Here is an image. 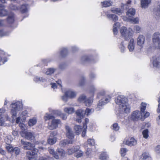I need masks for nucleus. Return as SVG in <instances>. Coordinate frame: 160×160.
Returning a JSON list of instances; mask_svg holds the SVG:
<instances>
[{
    "instance_id": "f257e3e1",
    "label": "nucleus",
    "mask_w": 160,
    "mask_h": 160,
    "mask_svg": "<svg viewBox=\"0 0 160 160\" xmlns=\"http://www.w3.org/2000/svg\"><path fill=\"white\" fill-rule=\"evenodd\" d=\"M128 99L123 96H119L115 99L116 103L119 106V108L121 111L125 113L130 112V108L129 105L127 103Z\"/></svg>"
},
{
    "instance_id": "f03ea898",
    "label": "nucleus",
    "mask_w": 160,
    "mask_h": 160,
    "mask_svg": "<svg viewBox=\"0 0 160 160\" xmlns=\"http://www.w3.org/2000/svg\"><path fill=\"white\" fill-rule=\"evenodd\" d=\"M11 107L12 108L11 113L13 119L16 116L18 112L22 109V105L21 102H17L15 103H12L11 104Z\"/></svg>"
},
{
    "instance_id": "7ed1b4c3",
    "label": "nucleus",
    "mask_w": 160,
    "mask_h": 160,
    "mask_svg": "<svg viewBox=\"0 0 160 160\" xmlns=\"http://www.w3.org/2000/svg\"><path fill=\"white\" fill-rule=\"evenodd\" d=\"M120 33L121 36L124 39L127 40L129 38L132 34L133 31L132 28H129L127 30L125 27H122L120 29Z\"/></svg>"
},
{
    "instance_id": "20e7f679",
    "label": "nucleus",
    "mask_w": 160,
    "mask_h": 160,
    "mask_svg": "<svg viewBox=\"0 0 160 160\" xmlns=\"http://www.w3.org/2000/svg\"><path fill=\"white\" fill-rule=\"evenodd\" d=\"M110 99L111 97L109 95H106L104 96L102 99L99 101L96 108L97 110H99L102 109L103 106L109 102Z\"/></svg>"
},
{
    "instance_id": "39448f33",
    "label": "nucleus",
    "mask_w": 160,
    "mask_h": 160,
    "mask_svg": "<svg viewBox=\"0 0 160 160\" xmlns=\"http://www.w3.org/2000/svg\"><path fill=\"white\" fill-rule=\"evenodd\" d=\"M152 40L153 45L155 47L160 49V33L158 32L154 33Z\"/></svg>"
},
{
    "instance_id": "423d86ee",
    "label": "nucleus",
    "mask_w": 160,
    "mask_h": 160,
    "mask_svg": "<svg viewBox=\"0 0 160 160\" xmlns=\"http://www.w3.org/2000/svg\"><path fill=\"white\" fill-rule=\"evenodd\" d=\"M21 135L28 140H32L35 138L34 133L27 131H22L21 132Z\"/></svg>"
},
{
    "instance_id": "0eeeda50",
    "label": "nucleus",
    "mask_w": 160,
    "mask_h": 160,
    "mask_svg": "<svg viewBox=\"0 0 160 160\" xmlns=\"http://www.w3.org/2000/svg\"><path fill=\"white\" fill-rule=\"evenodd\" d=\"M30 150L27 152V155L28 160H33V159L37 157V153L38 152V150L34 148L33 150Z\"/></svg>"
},
{
    "instance_id": "6e6552de",
    "label": "nucleus",
    "mask_w": 160,
    "mask_h": 160,
    "mask_svg": "<svg viewBox=\"0 0 160 160\" xmlns=\"http://www.w3.org/2000/svg\"><path fill=\"white\" fill-rule=\"evenodd\" d=\"M21 143L23 145V148L24 150H32L34 149V145L29 142H26L23 140H21Z\"/></svg>"
},
{
    "instance_id": "1a4fd4ad",
    "label": "nucleus",
    "mask_w": 160,
    "mask_h": 160,
    "mask_svg": "<svg viewBox=\"0 0 160 160\" xmlns=\"http://www.w3.org/2000/svg\"><path fill=\"white\" fill-rule=\"evenodd\" d=\"M61 124V122L59 119H53L51 123L48 126V128L50 130H53L56 128L59 124Z\"/></svg>"
},
{
    "instance_id": "9d476101",
    "label": "nucleus",
    "mask_w": 160,
    "mask_h": 160,
    "mask_svg": "<svg viewBox=\"0 0 160 160\" xmlns=\"http://www.w3.org/2000/svg\"><path fill=\"white\" fill-rule=\"evenodd\" d=\"M152 64L154 67L160 68V56L152 57Z\"/></svg>"
},
{
    "instance_id": "9b49d317",
    "label": "nucleus",
    "mask_w": 160,
    "mask_h": 160,
    "mask_svg": "<svg viewBox=\"0 0 160 160\" xmlns=\"http://www.w3.org/2000/svg\"><path fill=\"white\" fill-rule=\"evenodd\" d=\"M77 115V118H76V121L78 123L81 122V119L83 118L84 116L83 115V110L82 109H79L77 110L76 112Z\"/></svg>"
},
{
    "instance_id": "f8f14e48",
    "label": "nucleus",
    "mask_w": 160,
    "mask_h": 160,
    "mask_svg": "<svg viewBox=\"0 0 160 160\" xmlns=\"http://www.w3.org/2000/svg\"><path fill=\"white\" fill-rule=\"evenodd\" d=\"M65 128L66 131V136L69 139H70L71 140H73L72 139L74 138V135L71 128L68 126H66Z\"/></svg>"
},
{
    "instance_id": "ddd939ff",
    "label": "nucleus",
    "mask_w": 160,
    "mask_h": 160,
    "mask_svg": "<svg viewBox=\"0 0 160 160\" xmlns=\"http://www.w3.org/2000/svg\"><path fill=\"white\" fill-rule=\"evenodd\" d=\"M145 41V38L142 35H140L137 38V44L138 45L142 47Z\"/></svg>"
},
{
    "instance_id": "4468645a",
    "label": "nucleus",
    "mask_w": 160,
    "mask_h": 160,
    "mask_svg": "<svg viewBox=\"0 0 160 160\" xmlns=\"http://www.w3.org/2000/svg\"><path fill=\"white\" fill-rule=\"evenodd\" d=\"M131 118L134 120L137 119H141V113L139 111H135L133 112L131 115Z\"/></svg>"
},
{
    "instance_id": "2eb2a0df",
    "label": "nucleus",
    "mask_w": 160,
    "mask_h": 160,
    "mask_svg": "<svg viewBox=\"0 0 160 160\" xmlns=\"http://www.w3.org/2000/svg\"><path fill=\"white\" fill-rule=\"evenodd\" d=\"M151 2V0H141L140 2L141 7L144 9L147 8Z\"/></svg>"
},
{
    "instance_id": "dca6fc26",
    "label": "nucleus",
    "mask_w": 160,
    "mask_h": 160,
    "mask_svg": "<svg viewBox=\"0 0 160 160\" xmlns=\"http://www.w3.org/2000/svg\"><path fill=\"white\" fill-rule=\"evenodd\" d=\"M65 94L68 95L69 98H74L76 95V93L71 89H68L65 92Z\"/></svg>"
},
{
    "instance_id": "f3484780",
    "label": "nucleus",
    "mask_w": 160,
    "mask_h": 160,
    "mask_svg": "<svg viewBox=\"0 0 160 160\" xmlns=\"http://www.w3.org/2000/svg\"><path fill=\"white\" fill-rule=\"evenodd\" d=\"M8 119V117L7 115L0 114V126L3 125L5 122Z\"/></svg>"
},
{
    "instance_id": "a211bd4d",
    "label": "nucleus",
    "mask_w": 160,
    "mask_h": 160,
    "mask_svg": "<svg viewBox=\"0 0 160 160\" xmlns=\"http://www.w3.org/2000/svg\"><path fill=\"white\" fill-rule=\"evenodd\" d=\"M124 142L125 144L131 146L136 145L137 143V141L132 138L129 140H126Z\"/></svg>"
},
{
    "instance_id": "6ab92c4d",
    "label": "nucleus",
    "mask_w": 160,
    "mask_h": 160,
    "mask_svg": "<svg viewBox=\"0 0 160 160\" xmlns=\"http://www.w3.org/2000/svg\"><path fill=\"white\" fill-rule=\"evenodd\" d=\"M73 140H70L67 139H64L60 141L59 145L61 147H64L68 144H72L73 143Z\"/></svg>"
},
{
    "instance_id": "aec40b11",
    "label": "nucleus",
    "mask_w": 160,
    "mask_h": 160,
    "mask_svg": "<svg viewBox=\"0 0 160 160\" xmlns=\"http://www.w3.org/2000/svg\"><path fill=\"white\" fill-rule=\"evenodd\" d=\"M4 5L0 4V16L3 17L7 14V11L4 9Z\"/></svg>"
},
{
    "instance_id": "412c9836",
    "label": "nucleus",
    "mask_w": 160,
    "mask_h": 160,
    "mask_svg": "<svg viewBox=\"0 0 160 160\" xmlns=\"http://www.w3.org/2000/svg\"><path fill=\"white\" fill-rule=\"evenodd\" d=\"M135 43L133 39H131L129 43L128 48L130 52L132 51L134 48Z\"/></svg>"
},
{
    "instance_id": "4be33fe9",
    "label": "nucleus",
    "mask_w": 160,
    "mask_h": 160,
    "mask_svg": "<svg viewBox=\"0 0 160 160\" xmlns=\"http://www.w3.org/2000/svg\"><path fill=\"white\" fill-rule=\"evenodd\" d=\"M57 140V138L56 137H49L48 139V142L50 145H52L55 144Z\"/></svg>"
},
{
    "instance_id": "5701e85b",
    "label": "nucleus",
    "mask_w": 160,
    "mask_h": 160,
    "mask_svg": "<svg viewBox=\"0 0 160 160\" xmlns=\"http://www.w3.org/2000/svg\"><path fill=\"white\" fill-rule=\"evenodd\" d=\"M4 52L3 51H0V65L4 63L7 60L4 57Z\"/></svg>"
},
{
    "instance_id": "b1692460",
    "label": "nucleus",
    "mask_w": 160,
    "mask_h": 160,
    "mask_svg": "<svg viewBox=\"0 0 160 160\" xmlns=\"http://www.w3.org/2000/svg\"><path fill=\"white\" fill-rule=\"evenodd\" d=\"M37 122V119L35 117L30 119L28 122V125L31 127L34 125Z\"/></svg>"
},
{
    "instance_id": "393cba45",
    "label": "nucleus",
    "mask_w": 160,
    "mask_h": 160,
    "mask_svg": "<svg viewBox=\"0 0 160 160\" xmlns=\"http://www.w3.org/2000/svg\"><path fill=\"white\" fill-rule=\"evenodd\" d=\"M14 16L13 13H11L9 15L7 18V22L8 23H12L14 22Z\"/></svg>"
},
{
    "instance_id": "a878e982",
    "label": "nucleus",
    "mask_w": 160,
    "mask_h": 160,
    "mask_svg": "<svg viewBox=\"0 0 160 160\" xmlns=\"http://www.w3.org/2000/svg\"><path fill=\"white\" fill-rule=\"evenodd\" d=\"M48 151L49 153L52 154L53 156L56 159H59V156L57 153L55 151L53 148H48Z\"/></svg>"
},
{
    "instance_id": "bb28decb",
    "label": "nucleus",
    "mask_w": 160,
    "mask_h": 160,
    "mask_svg": "<svg viewBox=\"0 0 160 160\" xmlns=\"http://www.w3.org/2000/svg\"><path fill=\"white\" fill-rule=\"evenodd\" d=\"M120 26V23L118 22L115 23L113 25V32L114 34L117 35L118 33V29Z\"/></svg>"
},
{
    "instance_id": "cd10ccee",
    "label": "nucleus",
    "mask_w": 160,
    "mask_h": 160,
    "mask_svg": "<svg viewBox=\"0 0 160 160\" xmlns=\"http://www.w3.org/2000/svg\"><path fill=\"white\" fill-rule=\"evenodd\" d=\"M154 12L157 16L160 18V4L158 5L154 8Z\"/></svg>"
},
{
    "instance_id": "c85d7f7f",
    "label": "nucleus",
    "mask_w": 160,
    "mask_h": 160,
    "mask_svg": "<svg viewBox=\"0 0 160 160\" xmlns=\"http://www.w3.org/2000/svg\"><path fill=\"white\" fill-rule=\"evenodd\" d=\"M111 11L112 12L119 15L122 14L123 12V11L119 8H113L111 9Z\"/></svg>"
},
{
    "instance_id": "c756f323",
    "label": "nucleus",
    "mask_w": 160,
    "mask_h": 160,
    "mask_svg": "<svg viewBox=\"0 0 160 160\" xmlns=\"http://www.w3.org/2000/svg\"><path fill=\"white\" fill-rule=\"evenodd\" d=\"M107 16L108 18L112 20L114 22L117 21L118 20V17L116 15L113 14H108Z\"/></svg>"
},
{
    "instance_id": "7c9ffc66",
    "label": "nucleus",
    "mask_w": 160,
    "mask_h": 160,
    "mask_svg": "<svg viewBox=\"0 0 160 160\" xmlns=\"http://www.w3.org/2000/svg\"><path fill=\"white\" fill-rule=\"evenodd\" d=\"M28 5L27 4H23L20 8H19V10L22 13L26 12L28 10Z\"/></svg>"
},
{
    "instance_id": "2f4dec72",
    "label": "nucleus",
    "mask_w": 160,
    "mask_h": 160,
    "mask_svg": "<svg viewBox=\"0 0 160 160\" xmlns=\"http://www.w3.org/2000/svg\"><path fill=\"white\" fill-rule=\"evenodd\" d=\"M140 158L144 160H146L147 159L151 158L149 153L147 152H144L142 153L140 156Z\"/></svg>"
},
{
    "instance_id": "473e14b6",
    "label": "nucleus",
    "mask_w": 160,
    "mask_h": 160,
    "mask_svg": "<svg viewBox=\"0 0 160 160\" xmlns=\"http://www.w3.org/2000/svg\"><path fill=\"white\" fill-rule=\"evenodd\" d=\"M64 111L67 113L71 114L74 112V109L72 107L65 108H64Z\"/></svg>"
},
{
    "instance_id": "72a5a7b5",
    "label": "nucleus",
    "mask_w": 160,
    "mask_h": 160,
    "mask_svg": "<svg viewBox=\"0 0 160 160\" xmlns=\"http://www.w3.org/2000/svg\"><path fill=\"white\" fill-rule=\"evenodd\" d=\"M136 11L134 8H130L127 12V14L129 17H131L135 15Z\"/></svg>"
},
{
    "instance_id": "f704fd0d",
    "label": "nucleus",
    "mask_w": 160,
    "mask_h": 160,
    "mask_svg": "<svg viewBox=\"0 0 160 160\" xmlns=\"http://www.w3.org/2000/svg\"><path fill=\"white\" fill-rule=\"evenodd\" d=\"M74 129L77 134H79L82 131L83 128H82L81 126L79 125H75L74 127Z\"/></svg>"
},
{
    "instance_id": "c9c22d12",
    "label": "nucleus",
    "mask_w": 160,
    "mask_h": 160,
    "mask_svg": "<svg viewBox=\"0 0 160 160\" xmlns=\"http://www.w3.org/2000/svg\"><path fill=\"white\" fill-rule=\"evenodd\" d=\"M94 112L93 109H89L88 108H87L85 111H83V115L84 116L85 115H86L88 116Z\"/></svg>"
},
{
    "instance_id": "e433bc0d",
    "label": "nucleus",
    "mask_w": 160,
    "mask_h": 160,
    "mask_svg": "<svg viewBox=\"0 0 160 160\" xmlns=\"http://www.w3.org/2000/svg\"><path fill=\"white\" fill-rule=\"evenodd\" d=\"M93 102V99L92 98H90L85 101L84 103L85 105L87 106H90L92 104Z\"/></svg>"
},
{
    "instance_id": "4c0bfd02",
    "label": "nucleus",
    "mask_w": 160,
    "mask_h": 160,
    "mask_svg": "<svg viewBox=\"0 0 160 160\" xmlns=\"http://www.w3.org/2000/svg\"><path fill=\"white\" fill-rule=\"evenodd\" d=\"M108 158V155L106 152L101 153L99 156V158L101 160H105Z\"/></svg>"
},
{
    "instance_id": "58836bf2",
    "label": "nucleus",
    "mask_w": 160,
    "mask_h": 160,
    "mask_svg": "<svg viewBox=\"0 0 160 160\" xmlns=\"http://www.w3.org/2000/svg\"><path fill=\"white\" fill-rule=\"evenodd\" d=\"M112 2L109 1H106L103 2H101L102 5L103 7H109L112 5Z\"/></svg>"
},
{
    "instance_id": "ea45409f",
    "label": "nucleus",
    "mask_w": 160,
    "mask_h": 160,
    "mask_svg": "<svg viewBox=\"0 0 160 160\" xmlns=\"http://www.w3.org/2000/svg\"><path fill=\"white\" fill-rule=\"evenodd\" d=\"M55 118V117L50 114H48L46 113L44 116V118L45 121L51 119H54Z\"/></svg>"
},
{
    "instance_id": "a19ab883",
    "label": "nucleus",
    "mask_w": 160,
    "mask_h": 160,
    "mask_svg": "<svg viewBox=\"0 0 160 160\" xmlns=\"http://www.w3.org/2000/svg\"><path fill=\"white\" fill-rule=\"evenodd\" d=\"M90 58L87 56H83L81 59V62L83 63H84L87 62H89L90 61Z\"/></svg>"
},
{
    "instance_id": "79ce46f5",
    "label": "nucleus",
    "mask_w": 160,
    "mask_h": 160,
    "mask_svg": "<svg viewBox=\"0 0 160 160\" xmlns=\"http://www.w3.org/2000/svg\"><path fill=\"white\" fill-rule=\"evenodd\" d=\"M128 21L131 23L138 24L139 22V19L138 18H129Z\"/></svg>"
},
{
    "instance_id": "37998d69",
    "label": "nucleus",
    "mask_w": 160,
    "mask_h": 160,
    "mask_svg": "<svg viewBox=\"0 0 160 160\" xmlns=\"http://www.w3.org/2000/svg\"><path fill=\"white\" fill-rule=\"evenodd\" d=\"M141 106V115L144 114V112L146 108V104L145 103H142Z\"/></svg>"
},
{
    "instance_id": "c03bdc74",
    "label": "nucleus",
    "mask_w": 160,
    "mask_h": 160,
    "mask_svg": "<svg viewBox=\"0 0 160 160\" xmlns=\"http://www.w3.org/2000/svg\"><path fill=\"white\" fill-rule=\"evenodd\" d=\"M56 70L55 69L53 68H49L47 69L46 72V74L48 75H51Z\"/></svg>"
},
{
    "instance_id": "a18cd8bd",
    "label": "nucleus",
    "mask_w": 160,
    "mask_h": 160,
    "mask_svg": "<svg viewBox=\"0 0 160 160\" xmlns=\"http://www.w3.org/2000/svg\"><path fill=\"white\" fill-rule=\"evenodd\" d=\"M34 80L35 82H43L45 81V79L43 78L42 77L37 76L34 78Z\"/></svg>"
},
{
    "instance_id": "49530a36",
    "label": "nucleus",
    "mask_w": 160,
    "mask_h": 160,
    "mask_svg": "<svg viewBox=\"0 0 160 160\" xmlns=\"http://www.w3.org/2000/svg\"><path fill=\"white\" fill-rule=\"evenodd\" d=\"M68 53V51L66 48H63L61 50L60 54L62 57L66 56Z\"/></svg>"
},
{
    "instance_id": "de8ad7c7",
    "label": "nucleus",
    "mask_w": 160,
    "mask_h": 160,
    "mask_svg": "<svg viewBox=\"0 0 160 160\" xmlns=\"http://www.w3.org/2000/svg\"><path fill=\"white\" fill-rule=\"evenodd\" d=\"M49 111L50 112H52L53 114L58 116H60L62 113L59 110H53L51 109H49Z\"/></svg>"
},
{
    "instance_id": "09e8293b",
    "label": "nucleus",
    "mask_w": 160,
    "mask_h": 160,
    "mask_svg": "<svg viewBox=\"0 0 160 160\" xmlns=\"http://www.w3.org/2000/svg\"><path fill=\"white\" fill-rule=\"evenodd\" d=\"M143 137L145 138H147L148 137V129H146L142 132Z\"/></svg>"
},
{
    "instance_id": "8fccbe9b",
    "label": "nucleus",
    "mask_w": 160,
    "mask_h": 160,
    "mask_svg": "<svg viewBox=\"0 0 160 160\" xmlns=\"http://www.w3.org/2000/svg\"><path fill=\"white\" fill-rule=\"evenodd\" d=\"M86 96L84 95L80 96L78 98V101L79 102H81L84 101L86 99Z\"/></svg>"
},
{
    "instance_id": "3c124183",
    "label": "nucleus",
    "mask_w": 160,
    "mask_h": 160,
    "mask_svg": "<svg viewBox=\"0 0 160 160\" xmlns=\"http://www.w3.org/2000/svg\"><path fill=\"white\" fill-rule=\"evenodd\" d=\"M83 154V152L80 150L79 149L78 151L77 152L75 155V157L78 158L82 156Z\"/></svg>"
},
{
    "instance_id": "603ef678",
    "label": "nucleus",
    "mask_w": 160,
    "mask_h": 160,
    "mask_svg": "<svg viewBox=\"0 0 160 160\" xmlns=\"http://www.w3.org/2000/svg\"><path fill=\"white\" fill-rule=\"evenodd\" d=\"M134 31L136 33H139L141 31V28L138 25H136L134 27Z\"/></svg>"
},
{
    "instance_id": "864d4df0",
    "label": "nucleus",
    "mask_w": 160,
    "mask_h": 160,
    "mask_svg": "<svg viewBox=\"0 0 160 160\" xmlns=\"http://www.w3.org/2000/svg\"><path fill=\"white\" fill-rule=\"evenodd\" d=\"M128 150L125 148H122L121 149L120 153L122 156H124L126 154Z\"/></svg>"
},
{
    "instance_id": "5fc2aeb1",
    "label": "nucleus",
    "mask_w": 160,
    "mask_h": 160,
    "mask_svg": "<svg viewBox=\"0 0 160 160\" xmlns=\"http://www.w3.org/2000/svg\"><path fill=\"white\" fill-rule=\"evenodd\" d=\"M58 152L59 155L62 157L64 156L65 154V151L62 149H58Z\"/></svg>"
},
{
    "instance_id": "6e6d98bb",
    "label": "nucleus",
    "mask_w": 160,
    "mask_h": 160,
    "mask_svg": "<svg viewBox=\"0 0 160 160\" xmlns=\"http://www.w3.org/2000/svg\"><path fill=\"white\" fill-rule=\"evenodd\" d=\"M87 128V126L85 124H84L83 127V129L82 132V137H84L85 136L86 132V129Z\"/></svg>"
},
{
    "instance_id": "4d7b16f0",
    "label": "nucleus",
    "mask_w": 160,
    "mask_h": 160,
    "mask_svg": "<svg viewBox=\"0 0 160 160\" xmlns=\"http://www.w3.org/2000/svg\"><path fill=\"white\" fill-rule=\"evenodd\" d=\"M88 144L90 146H93L95 144L94 140L93 139H89L88 140Z\"/></svg>"
},
{
    "instance_id": "13d9d810",
    "label": "nucleus",
    "mask_w": 160,
    "mask_h": 160,
    "mask_svg": "<svg viewBox=\"0 0 160 160\" xmlns=\"http://www.w3.org/2000/svg\"><path fill=\"white\" fill-rule=\"evenodd\" d=\"M68 98H69L68 96V95H66L65 94V92L64 93V94L61 97L62 100L65 102L67 101Z\"/></svg>"
},
{
    "instance_id": "bf43d9fd",
    "label": "nucleus",
    "mask_w": 160,
    "mask_h": 160,
    "mask_svg": "<svg viewBox=\"0 0 160 160\" xmlns=\"http://www.w3.org/2000/svg\"><path fill=\"white\" fill-rule=\"evenodd\" d=\"M142 115L141 114V119L142 120H143L146 118L148 117L149 115V113L148 112H147L145 114L144 113V114H142Z\"/></svg>"
},
{
    "instance_id": "052dcab7",
    "label": "nucleus",
    "mask_w": 160,
    "mask_h": 160,
    "mask_svg": "<svg viewBox=\"0 0 160 160\" xmlns=\"http://www.w3.org/2000/svg\"><path fill=\"white\" fill-rule=\"evenodd\" d=\"M155 151L157 154L160 155V145H158L155 147Z\"/></svg>"
},
{
    "instance_id": "680f3d73",
    "label": "nucleus",
    "mask_w": 160,
    "mask_h": 160,
    "mask_svg": "<svg viewBox=\"0 0 160 160\" xmlns=\"http://www.w3.org/2000/svg\"><path fill=\"white\" fill-rule=\"evenodd\" d=\"M85 79L84 77L82 78L81 80H80L79 82V83H78V85L79 86H81L83 85L85 82Z\"/></svg>"
},
{
    "instance_id": "e2e57ef3",
    "label": "nucleus",
    "mask_w": 160,
    "mask_h": 160,
    "mask_svg": "<svg viewBox=\"0 0 160 160\" xmlns=\"http://www.w3.org/2000/svg\"><path fill=\"white\" fill-rule=\"evenodd\" d=\"M13 151L15 152L16 155H18L20 152V149L18 147H16L13 148Z\"/></svg>"
},
{
    "instance_id": "0e129e2a",
    "label": "nucleus",
    "mask_w": 160,
    "mask_h": 160,
    "mask_svg": "<svg viewBox=\"0 0 160 160\" xmlns=\"http://www.w3.org/2000/svg\"><path fill=\"white\" fill-rule=\"evenodd\" d=\"M10 8L11 9L13 10H19V7L13 4L11 5L10 6Z\"/></svg>"
},
{
    "instance_id": "69168bd1",
    "label": "nucleus",
    "mask_w": 160,
    "mask_h": 160,
    "mask_svg": "<svg viewBox=\"0 0 160 160\" xmlns=\"http://www.w3.org/2000/svg\"><path fill=\"white\" fill-rule=\"evenodd\" d=\"M7 149L9 152H11L13 151V148L11 145H8L6 147Z\"/></svg>"
},
{
    "instance_id": "338daca9",
    "label": "nucleus",
    "mask_w": 160,
    "mask_h": 160,
    "mask_svg": "<svg viewBox=\"0 0 160 160\" xmlns=\"http://www.w3.org/2000/svg\"><path fill=\"white\" fill-rule=\"evenodd\" d=\"M28 114V112L27 111L25 110L22 112H20L19 114V115L20 117H23L25 116Z\"/></svg>"
},
{
    "instance_id": "774afa93",
    "label": "nucleus",
    "mask_w": 160,
    "mask_h": 160,
    "mask_svg": "<svg viewBox=\"0 0 160 160\" xmlns=\"http://www.w3.org/2000/svg\"><path fill=\"white\" fill-rule=\"evenodd\" d=\"M73 151L74 153H76L78 152L80 149V147L79 146H76L75 147H72Z\"/></svg>"
}]
</instances>
